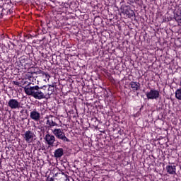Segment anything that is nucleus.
Returning a JSON list of instances; mask_svg holds the SVG:
<instances>
[{
	"label": "nucleus",
	"instance_id": "obj_1",
	"mask_svg": "<svg viewBox=\"0 0 181 181\" xmlns=\"http://www.w3.org/2000/svg\"><path fill=\"white\" fill-rule=\"evenodd\" d=\"M47 86L39 87L38 86L24 87L25 93L28 96H32L36 100L47 99Z\"/></svg>",
	"mask_w": 181,
	"mask_h": 181
},
{
	"label": "nucleus",
	"instance_id": "obj_2",
	"mask_svg": "<svg viewBox=\"0 0 181 181\" xmlns=\"http://www.w3.org/2000/svg\"><path fill=\"white\" fill-rule=\"evenodd\" d=\"M52 133L58 139L62 140L64 143L70 142V139L65 136L62 129H54Z\"/></svg>",
	"mask_w": 181,
	"mask_h": 181
},
{
	"label": "nucleus",
	"instance_id": "obj_3",
	"mask_svg": "<svg viewBox=\"0 0 181 181\" xmlns=\"http://www.w3.org/2000/svg\"><path fill=\"white\" fill-rule=\"evenodd\" d=\"M131 4H123L122 6V13L128 16L129 18H132L135 13L134 11L131 8Z\"/></svg>",
	"mask_w": 181,
	"mask_h": 181
},
{
	"label": "nucleus",
	"instance_id": "obj_4",
	"mask_svg": "<svg viewBox=\"0 0 181 181\" xmlns=\"http://www.w3.org/2000/svg\"><path fill=\"white\" fill-rule=\"evenodd\" d=\"M23 140L28 143V144H31L33 142V140L35 136V134L30 131L28 130L24 132V134H22Z\"/></svg>",
	"mask_w": 181,
	"mask_h": 181
},
{
	"label": "nucleus",
	"instance_id": "obj_5",
	"mask_svg": "<svg viewBox=\"0 0 181 181\" xmlns=\"http://www.w3.org/2000/svg\"><path fill=\"white\" fill-rule=\"evenodd\" d=\"M148 100H158L160 97V92L156 89H151L146 93Z\"/></svg>",
	"mask_w": 181,
	"mask_h": 181
},
{
	"label": "nucleus",
	"instance_id": "obj_6",
	"mask_svg": "<svg viewBox=\"0 0 181 181\" xmlns=\"http://www.w3.org/2000/svg\"><path fill=\"white\" fill-rule=\"evenodd\" d=\"M8 107L11 110H17L21 107V104L16 99L11 98L8 102Z\"/></svg>",
	"mask_w": 181,
	"mask_h": 181
},
{
	"label": "nucleus",
	"instance_id": "obj_7",
	"mask_svg": "<svg viewBox=\"0 0 181 181\" xmlns=\"http://www.w3.org/2000/svg\"><path fill=\"white\" fill-rule=\"evenodd\" d=\"M30 117L31 119L38 122L40 119V114L39 112L37 111L36 109H34L33 111L30 113Z\"/></svg>",
	"mask_w": 181,
	"mask_h": 181
},
{
	"label": "nucleus",
	"instance_id": "obj_8",
	"mask_svg": "<svg viewBox=\"0 0 181 181\" xmlns=\"http://www.w3.org/2000/svg\"><path fill=\"white\" fill-rule=\"evenodd\" d=\"M45 140L49 146H53L54 142L55 141V137L54 135L46 134Z\"/></svg>",
	"mask_w": 181,
	"mask_h": 181
},
{
	"label": "nucleus",
	"instance_id": "obj_9",
	"mask_svg": "<svg viewBox=\"0 0 181 181\" xmlns=\"http://www.w3.org/2000/svg\"><path fill=\"white\" fill-rule=\"evenodd\" d=\"M129 86L132 89L133 92L135 93L140 90L141 84L139 82L137 81H131L129 83Z\"/></svg>",
	"mask_w": 181,
	"mask_h": 181
},
{
	"label": "nucleus",
	"instance_id": "obj_10",
	"mask_svg": "<svg viewBox=\"0 0 181 181\" xmlns=\"http://www.w3.org/2000/svg\"><path fill=\"white\" fill-rule=\"evenodd\" d=\"M64 155V149L62 148H57L54 152V158H59Z\"/></svg>",
	"mask_w": 181,
	"mask_h": 181
},
{
	"label": "nucleus",
	"instance_id": "obj_11",
	"mask_svg": "<svg viewBox=\"0 0 181 181\" xmlns=\"http://www.w3.org/2000/svg\"><path fill=\"white\" fill-rule=\"evenodd\" d=\"M45 119H48L46 122V125L48 128L58 126L57 123H56L52 119H49L47 117H46Z\"/></svg>",
	"mask_w": 181,
	"mask_h": 181
},
{
	"label": "nucleus",
	"instance_id": "obj_12",
	"mask_svg": "<svg viewBox=\"0 0 181 181\" xmlns=\"http://www.w3.org/2000/svg\"><path fill=\"white\" fill-rule=\"evenodd\" d=\"M166 169H167L168 173H169L170 175L176 174L175 165H167Z\"/></svg>",
	"mask_w": 181,
	"mask_h": 181
},
{
	"label": "nucleus",
	"instance_id": "obj_13",
	"mask_svg": "<svg viewBox=\"0 0 181 181\" xmlns=\"http://www.w3.org/2000/svg\"><path fill=\"white\" fill-rule=\"evenodd\" d=\"M48 92H47V98H49V96L54 92V84H52L49 86V88L47 86V89Z\"/></svg>",
	"mask_w": 181,
	"mask_h": 181
},
{
	"label": "nucleus",
	"instance_id": "obj_14",
	"mask_svg": "<svg viewBox=\"0 0 181 181\" xmlns=\"http://www.w3.org/2000/svg\"><path fill=\"white\" fill-rule=\"evenodd\" d=\"M26 62H28V57L25 56L21 57V59H20V63L22 64V66H25V69H26V66H30V64H28V63H26Z\"/></svg>",
	"mask_w": 181,
	"mask_h": 181
},
{
	"label": "nucleus",
	"instance_id": "obj_15",
	"mask_svg": "<svg viewBox=\"0 0 181 181\" xmlns=\"http://www.w3.org/2000/svg\"><path fill=\"white\" fill-rule=\"evenodd\" d=\"M175 98L177 100H181V88L176 90Z\"/></svg>",
	"mask_w": 181,
	"mask_h": 181
},
{
	"label": "nucleus",
	"instance_id": "obj_16",
	"mask_svg": "<svg viewBox=\"0 0 181 181\" xmlns=\"http://www.w3.org/2000/svg\"><path fill=\"white\" fill-rule=\"evenodd\" d=\"M175 19L178 23V24L181 25V6L180 8V15L176 16Z\"/></svg>",
	"mask_w": 181,
	"mask_h": 181
},
{
	"label": "nucleus",
	"instance_id": "obj_17",
	"mask_svg": "<svg viewBox=\"0 0 181 181\" xmlns=\"http://www.w3.org/2000/svg\"><path fill=\"white\" fill-rule=\"evenodd\" d=\"M40 75H42V76H45V77H46L47 78H50V76L49 75V74H48V73H46V72H45V71H42Z\"/></svg>",
	"mask_w": 181,
	"mask_h": 181
},
{
	"label": "nucleus",
	"instance_id": "obj_18",
	"mask_svg": "<svg viewBox=\"0 0 181 181\" xmlns=\"http://www.w3.org/2000/svg\"><path fill=\"white\" fill-rule=\"evenodd\" d=\"M129 5H132V4H136V2H139L140 0H128Z\"/></svg>",
	"mask_w": 181,
	"mask_h": 181
},
{
	"label": "nucleus",
	"instance_id": "obj_19",
	"mask_svg": "<svg viewBox=\"0 0 181 181\" xmlns=\"http://www.w3.org/2000/svg\"><path fill=\"white\" fill-rule=\"evenodd\" d=\"M40 132H42V133H45V127H41V128H40Z\"/></svg>",
	"mask_w": 181,
	"mask_h": 181
},
{
	"label": "nucleus",
	"instance_id": "obj_20",
	"mask_svg": "<svg viewBox=\"0 0 181 181\" xmlns=\"http://www.w3.org/2000/svg\"><path fill=\"white\" fill-rule=\"evenodd\" d=\"M41 72H42V71L40 69L39 71H37L36 74L40 75Z\"/></svg>",
	"mask_w": 181,
	"mask_h": 181
},
{
	"label": "nucleus",
	"instance_id": "obj_21",
	"mask_svg": "<svg viewBox=\"0 0 181 181\" xmlns=\"http://www.w3.org/2000/svg\"><path fill=\"white\" fill-rule=\"evenodd\" d=\"M42 33H43V34H46V33H47V30L44 29V30H42Z\"/></svg>",
	"mask_w": 181,
	"mask_h": 181
},
{
	"label": "nucleus",
	"instance_id": "obj_22",
	"mask_svg": "<svg viewBox=\"0 0 181 181\" xmlns=\"http://www.w3.org/2000/svg\"><path fill=\"white\" fill-rule=\"evenodd\" d=\"M49 181H54V178L50 177Z\"/></svg>",
	"mask_w": 181,
	"mask_h": 181
},
{
	"label": "nucleus",
	"instance_id": "obj_23",
	"mask_svg": "<svg viewBox=\"0 0 181 181\" xmlns=\"http://www.w3.org/2000/svg\"><path fill=\"white\" fill-rule=\"evenodd\" d=\"M49 117L53 118V116H52V115H50Z\"/></svg>",
	"mask_w": 181,
	"mask_h": 181
},
{
	"label": "nucleus",
	"instance_id": "obj_24",
	"mask_svg": "<svg viewBox=\"0 0 181 181\" xmlns=\"http://www.w3.org/2000/svg\"><path fill=\"white\" fill-rule=\"evenodd\" d=\"M65 181H69V179H66Z\"/></svg>",
	"mask_w": 181,
	"mask_h": 181
},
{
	"label": "nucleus",
	"instance_id": "obj_25",
	"mask_svg": "<svg viewBox=\"0 0 181 181\" xmlns=\"http://www.w3.org/2000/svg\"><path fill=\"white\" fill-rule=\"evenodd\" d=\"M18 82H16V85H17Z\"/></svg>",
	"mask_w": 181,
	"mask_h": 181
},
{
	"label": "nucleus",
	"instance_id": "obj_26",
	"mask_svg": "<svg viewBox=\"0 0 181 181\" xmlns=\"http://www.w3.org/2000/svg\"><path fill=\"white\" fill-rule=\"evenodd\" d=\"M18 82H16V85H17Z\"/></svg>",
	"mask_w": 181,
	"mask_h": 181
},
{
	"label": "nucleus",
	"instance_id": "obj_27",
	"mask_svg": "<svg viewBox=\"0 0 181 181\" xmlns=\"http://www.w3.org/2000/svg\"><path fill=\"white\" fill-rule=\"evenodd\" d=\"M0 119H1V117H0Z\"/></svg>",
	"mask_w": 181,
	"mask_h": 181
}]
</instances>
